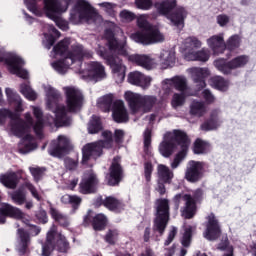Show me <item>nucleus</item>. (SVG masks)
<instances>
[{
  "mask_svg": "<svg viewBox=\"0 0 256 256\" xmlns=\"http://www.w3.org/2000/svg\"><path fill=\"white\" fill-rule=\"evenodd\" d=\"M102 137L104 139L98 142L88 143L82 149V165H87L89 160L97 159L101 157L103 149H111L113 147V134L109 130L102 132Z\"/></svg>",
  "mask_w": 256,
  "mask_h": 256,
  "instance_id": "6e6552de",
  "label": "nucleus"
},
{
  "mask_svg": "<svg viewBox=\"0 0 256 256\" xmlns=\"http://www.w3.org/2000/svg\"><path fill=\"white\" fill-rule=\"evenodd\" d=\"M99 185V177L93 170H86L82 176L80 182V193L87 195V193H93L95 188Z\"/></svg>",
  "mask_w": 256,
  "mask_h": 256,
  "instance_id": "dca6fc26",
  "label": "nucleus"
},
{
  "mask_svg": "<svg viewBox=\"0 0 256 256\" xmlns=\"http://www.w3.org/2000/svg\"><path fill=\"white\" fill-rule=\"evenodd\" d=\"M155 7L159 13L166 15L172 24L179 27V29H183V21L187 17L185 9L179 8L176 12L170 14L171 10L177 7V0H164L162 3L155 4Z\"/></svg>",
  "mask_w": 256,
  "mask_h": 256,
  "instance_id": "9d476101",
  "label": "nucleus"
},
{
  "mask_svg": "<svg viewBox=\"0 0 256 256\" xmlns=\"http://www.w3.org/2000/svg\"><path fill=\"white\" fill-rule=\"evenodd\" d=\"M99 109L105 113L111 111V105H113V94H107L100 97L97 101Z\"/></svg>",
  "mask_w": 256,
  "mask_h": 256,
  "instance_id": "a19ab883",
  "label": "nucleus"
},
{
  "mask_svg": "<svg viewBox=\"0 0 256 256\" xmlns=\"http://www.w3.org/2000/svg\"><path fill=\"white\" fill-rule=\"evenodd\" d=\"M129 59L132 61V63H136V65H139L144 69L151 70L157 67V62H155V59L151 58L149 55L133 54L129 56Z\"/></svg>",
  "mask_w": 256,
  "mask_h": 256,
  "instance_id": "393cba45",
  "label": "nucleus"
},
{
  "mask_svg": "<svg viewBox=\"0 0 256 256\" xmlns=\"http://www.w3.org/2000/svg\"><path fill=\"white\" fill-rule=\"evenodd\" d=\"M158 171V180L162 181V183H171V180L173 179V171L169 169V167L160 164L157 168Z\"/></svg>",
  "mask_w": 256,
  "mask_h": 256,
  "instance_id": "e433bc0d",
  "label": "nucleus"
},
{
  "mask_svg": "<svg viewBox=\"0 0 256 256\" xmlns=\"http://www.w3.org/2000/svg\"><path fill=\"white\" fill-rule=\"evenodd\" d=\"M125 138V131L121 129H116L114 131V141L115 143H123V139Z\"/></svg>",
  "mask_w": 256,
  "mask_h": 256,
  "instance_id": "69168bd1",
  "label": "nucleus"
},
{
  "mask_svg": "<svg viewBox=\"0 0 256 256\" xmlns=\"http://www.w3.org/2000/svg\"><path fill=\"white\" fill-rule=\"evenodd\" d=\"M70 21L74 25H79V23H101V17L89 2L77 0L76 6L70 13Z\"/></svg>",
  "mask_w": 256,
  "mask_h": 256,
  "instance_id": "0eeeda50",
  "label": "nucleus"
},
{
  "mask_svg": "<svg viewBox=\"0 0 256 256\" xmlns=\"http://www.w3.org/2000/svg\"><path fill=\"white\" fill-rule=\"evenodd\" d=\"M101 131V119L93 116L88 125V132L91 134L99 133Z\"/></svg>",
  "mask_w": 256,
  "mask_h": 256,
  "instance_id": "09e8293b",
  "label": "nucleus"
},
{
  "mask_svg": "<svg viewBox=\"0 0 256 256\" xmlns=\"http://www.w3.org/2000/svg\"><path fill=\"white\" fill-rule=\"evenodd\" d=\"M69 45L71 41L69 39H64L59 42L51 52V57L57 59V57H64L61 60L51 63V67L60 75H64L66 71H69L71 65H76V67H81V59L83 57H92L91 52L83 50V46L76 44L72 46V51L69 52Z\"/></svg>",
  "mask_w": 256,
  "mask_h": 256,
  "instance_id": "f03ea898",
  "label": "nucleus"
},
{
  "mask_svg": "<svg viewBox=\"0 0 256 256\" xmlns=\"http://www.w3.org/2000/svg\"><path fill=\"white\" fill-rule=\"evenodd\" d=\"M190 113L196 117H203L207 113V106L203 102L194 100L190 105Z\"/></svg>",
  "mask_w": 256,
  "mask_h": 256,
  "instance_id": "58836bf2",
  "label": "nucleus"
},
{
  "mask_svg": "<svg viewBox=\"0 0 256 256\" xmlns=\"http://www.w3.org/2000/svg\"><path fill=\"white\" fill-rule=\"evenodd\" d=\"M76 73H80L82 79L101 81L107 77L105 66L99 62H90L84 65L82 71L76 69Z\"/></svg>",
  "mask_w": 256,
  "mask_h": 256,
  "instance_id": "4468645a",
  "label": "nucleus"
},
{
  "mask_svg": "<svg viewBox=\"0 0 256 256\" xmlns=\"http://www.w3.org/2000/svg\"><path fill=\"white\" fill-rule=\"evenodd\" d=\"M98 201H101L106 209L110 211H120L123 209V203L117 200L115 197H107L105 200L98 198Z\"/></svg>",
  "mask_w": 256,
  "mask_h": 256,
  "instance_id": "c9c22d12",
  "label": "nucleus"
},
{
  "mask_svg": "<svg viewBox=\"0 0 256 256\" xmlns=\"http://www.w3.org/2000/svg\"><path fill=\"white\" fill-rule=\"evenodd\" d=\"M45 31H48L44 33V39L42 41L44 47L46 49H51V47H53L54 43H55V39H57V37H59V31H57V29H55V27L47 24L44 27Z\"/></svg>",
  "mask_w": 256,
  "mask_h": 256,
  "instance_id": "c85d7f7f",
  "label": "nucleus"
},
{
  "mask_svg": "<svg viewBox=\"0 0 256 256\" xmlns=\"http://www.w3.org/2000/svg\"><path fill=\"white\" fill-rule=\"evenodd\" d=\"M137 25L142 32H136L132 34L131 40L135 43H141L142 45H155L156 43H163L165 41V34L155 26H151L147 21V15H140L137 18Z\"/></svg>",
  "mask_w": 256,
  "mask_h": 256,
  "instance_id": "423d86ee",
  "label": "nucleus"
},
{
  "mask_svg": "<svg viewBox=\"0 0 256 256\" xmlns=\"http://www.w3.org/2000/svg\"><path fill=\"white\" fill-rule=\"evenodd\" d=\"M221 235V228L219 227V222L215 218V215L210 214L208 216V223L206 231L204 232L205 239L208 241H215Z\"/></svg>",
  "mask_w": 256,
  "mask_h": 256,
  "instance_id": "4be33fe9",
  "label": "nucleus"
},
{
  "mask_svg": "<svg viewBox=\"0 0 256 256\" xmlns=\"http://www.w3.org/2000/svg\"><path fill=\"white\" fill-rule=\"evenodd\" d=\"M94 231H103L107 227V216L104 214H97L92 222Z\"/></svg>",
  "mask_w": 256,
  "mask_h": 256,
  "instance_id": "37998d69",
  "label": "nucleus"
},
{
  "mask_svg": "<svg viewBox=\"0 0 256 256\" xmlns=\"http://www.w3.org/2000/svg\"><path fill=\"white\" fill-rule=\"evenodd\" d=\"M105 241L106 243H109V245H115V243L119 241V230L117 229L108 230L105 235Z\"/></svg>",
  "mask_w": 256,
  "mask_h": 256,
  "instance_id": "8fccbe9b",
  "label": "nucleus"
},
{
  "mask_svg": "<svg viewBox=\"0 0 256 256\" xmlns=\"http://www.w3.org/2000/svg\"><path fill=\"white\" fill-rule=\"evenodd\" d=\"M3 61H5L8 70L12 75H17V77H20L21 79H27L29 77V73H27L26 70H23L25 62L18 55L13 54L8 58L5 52L0 50V63H3Z\"/></svg>",
  "mask_w": 256,
  "mask_h": 256,
  "instance_id": "ddd939ff",
  "label": "nucleus"
},
{
  "mask_svg": "<svg viewBox=\"0 0 256 256\" xmlns=\"http://www.w3.org/2000/svg\"><path fill=\"white\" fill-rule=\"evenodd\" d=\"M207 143L203 142L201 139H197L194 143V153L196 155H201V153H205L207 151Z\"/></svg>",
  "mask_w": 256,
  "mask_h": 256,
  "instance_id": "864d4df0",
  "label": "nucleus"
},
{
  "mask_svg": "<svg viewBox=\"0 0 256 256\" xmlns=\"http://www.w3.org/2000/svg\"><path fill=\"white\" fill-rule=\"evenodd\" d=\"M28 10L36 17H43L57 21L59 15L67 13L71 0H24Z\"/></svg>",
  "mask_w": 256,
  "mask_h": 256,
  "instance_id": "39448f33",
  "label": "nucleus"
},
{
  "mask_svg": "<svg viewBox=\"0 0 256 256\" xmlns=\"http://www.w3.org/2000/svg\"><path fill=\"white\" fill-rule=\"evenodd\" d=\"M123 177V168H121V158L116 157L113 159L109 169V175L106 177L107 183L110 186L119 185Z\"/></svg>",
  "mask_w": 256,
  "mask_h": 256,
  "instance_id": "aec40b11",
  "label": "nucleus"
},
{
  "mask_svg": "<svg viewBox=\"0 0 256 256\" xmlns=\"http://www.w3.org/2000/svg\"><path fill=\"white\" fill-rule=\"evenodd\" d=\"M5 93H6V96H7V99L9 101L10 105H12V107H14L15 112L22 113L23 100H21V96H19V94H17V92H15L11 88H6Z\"/></svg>",
  "mask_w": 256,
  "mask_h": 256,
  "instance_id": "cd10ccee",
  "label": "nucleus"
},
{
  "mask_svg": "<svg viewBox=\"0 0 256 256\" xmlns=\"http://www.w3.org/2000/svg\"><path fill=\"white\" fill-rule=\"evenodd\" d=\"M171 105L173 109H178V107H183V105H185V92L175 93L172 97Z\"/></svg>",
  "mask_w": 256,
  "mask_h": 256,
  "instance_id": "de8ad7c7",
  "label": "nucleus"
},
{
  "mask_svg": "<svg viewBox=\"0 0 256 256\" xmlns=\"http://www.w3.org/2000/svg\"><path fill=\"white\" fill-rule=\"evenodd\" d=\"M175 63V51L163 50L159 55V64L162 69H167Z\"/></svg>",
  "mask_w": 256,
  "mask_h": 256,
  "instance_id": "2f4dec72",
  "label": "nucleus"
},
{
  "mask_svg": "<svg viewBox=\"0 0 256 256\" xmlns=\"http://www.w3.org/2000/svg\"><path fill=\"white\" fill-rule=\"evenodd\" d=\"M57 249L60 253L69 251V242L63 234L57 233V226H52L47 233L46 243L42 245V256H49Z\"/></svg>",
  "mask_w": 256,
  "mask_h": 256,
  "instance_id": "1a4fd4ad",
  "label": "nucleus"
},
{
  "mask_svg": "<svg viewBox=\"0 0 256 256\" xmlns=\"http://www.w3.org/2000/svg\"><path fill=\"white\" fill-rule=\"evenodd\" d=\"M201 177H203V164L197 161H190L185 172V179L190 183H197Z\"/></svg>",
  "mask_w": 256,
  "mask_h": 256,
  "instance_id": "412c9836",
  "label": "nucleus"
},
{
  "mask_svg": "<svg viewBox=\"0 0 256 256\" xmlns=\"http://www.w3.org/2000/svg\"><path fill=\"white\" fill-rule=\"evenodd\" d=\"M177 141L182 145V151L177 154L171 163L172 169H177L181 161L185 159V155H187V148L191 141L187 138V134L181 130H174L173 132H166L164 134V139L159 146V151L163 157H171L175 151V147H177Z\"/></svg>",
  "mask_w": 256,
  "mask_h": 256,
  "instance_id": "20e7f679",
  "label": "nucleus"
},
{
  "mask_svg": "<svg viewBox=\"0 0 256 256\" xmlns=\"http://www.w3.org/2000/svg\"><path fill=\"white\" fill-rule=\"evenodd\" d=\"M101 55L110 65L116 83H123V81H125V71H127V68L121 59H119V57L106 56L105 54Z\"/></svg>",
  "mask_w": 256,
  "mask_h": 256,
  "instance_id": "2eb2a0df",
  "label": "nucleus"
},
{
  "mask_svg": "<svg viewBox=\"0 0 256 256\" xmlns=\"http://www.w3.org/2000/svg\"><path fill=\"white\" fill-rule=\"evenodd\" d=\"M135 3L138 9H143L144 11L153 7V2H151V0H135Z\"/></svg>",
  "mask_w": 256,
  "mask_h": 256,
  "instance_id": "13d9d810",
  "label": "nucleus"
},
{
  "mask_svg": "<svg viewBox=\"0 0 256 256\" xmlns=\"http://www.w3.org/2000/svg\"><path fill=\"white\" fill-rule=\"evenodd\" d=\"M2 101L3 92L0 88V103ZM5 117H9L10 119H12L9 126L10 133H12V135H15L16 137H24L23 143L26 147V151H33V149L35 148V144L33 143V137H31V135H28L29 131H31V127H33V118L31 117V114L26 113L25 121H23L19 118V115L11 112L10 110H0V124L3 123Z\"/></svg>",
  "mask_w": 256,
  "mask_h": 256,
  "instance_id": "7ed1b4c3",
  "label": "nucleus"
},
{
  "mask_svg": "<svg viewBox=\"0 0 256 256\" xmlns=\"http://www.w3.org/2000/svg\"><path fill=\"white\" fill-rule=\"evenodd\" d=\"M152 81L153 79L150 76L143 74L142 79H140V82L138 83V87H141L142 89H149Z\"/></svg>",
  "mask_w": 256,
  "mask_h": 256,
  "instance_id": "052dcab7",
  "label": "nucleus"
},
{
  "mask_svg": "<svg viewBox=\"0 0 256 256\" xmlns=\"http://www.w3.org/2000/svg\"><path fill=\"white\" fill-rule=\"evenodd\" d=\"M112 117L116 123H127L129 121V114L125 108V103L117 100L113 104Z\"/></svg>",
  "mask_w": 256,
  "mask_h": 256,
  "instance_id": "5701e85b",
  "label": "nucleus"
},
{
  "mask_svg": "<svg viewBox=\"0 0 256 256\" xmlns=\"http://www.w3.org/2000/svg\"><path fill=\"white\" fill-rule=\"evenodd\" d=\"M69 149H71L69 138L60 135L56 141L52 142L49 154L52 155V157H61L62 155H65V153H68Z\"/></svg>",
  "mask_w": 256,
  "mask_h": 256,
  "instance_id": "6ab92c4d",
  "label": "nucleus"
},
{
  "mask_svg": "<svg viewBox=\"0 0 256 256\" xmlns=\"http://www.w3.org/2000/svg\"><path fill=\"white\" fill-rule=\"evenodd\" d=\"M26 187L30 191V193H31L32 197H34V199H37V201H41V195H39L37 188H35L33 184L27 182Z\"/></svg>",
  "mask_w": 256,
  "mask_h": 256,
  "instance_id": "0e129e2a",
  "label": "nucleus"
},
{
  "mask_svg": "<svg viewBox=\"0 0 256 256\" xmlns=\"http://www.w3.org/2000/svg\"><path fill=\"white\" fill-rule=\"evenodd\" d=\"M142 78H143V73L139 71L131 72L128 75V83H130L131 85H136L138 87Z\"/></svg>",
  "mask_w": 256,
  "mask_h": 256,
  "instance_id": "603ef678",
  "label": "nucleus"
},
{
  "mask_svg": "<svg viewBox=\"0 0 256 256\" xmlns=\"http://www.w3.org/2000/svg\"><path fill=\"white\" fill-rule=\"evenodd\" d=\"M248 61H249V58H247V56H239L233 59L228 64L225 62L224 59L215 60L214 65L218 71H221V73H224V75H227L231 73L232 69H238V67H243L244 65H247Z\"/></svg>",
  "mask_w": 256,
  "mask_h": 256,
  "instance_id": "f3484780",
  "label": "nucleus"
},
{
  "mask_svg": "<svg viewBox=\"0 0 256 256\" xmlns=\"http://www.w3.org/2000/svg\"><path fill=\"white\" fill-rule=\"evenodd\" d=\"M207 43L210 48L214 51L215 55H219L223 53L225 49H227V45H225V41L223 40V35L212 36L207 40Z\"/></svg>",
  "mask_w": 256,
  "mask_h": 256,
  "instance_id": "7c9ffc66",
  "label": "nucleus"
},
{
  "mask_svg": "<svg viewBox=\"0 0 256 256\" xmlns=\"http://www.w3.org/2000/svg\"><path fill=\"white\" fill-rule=\"evenodd\" d=\"M173 201L177 207H179L181 201H184L186 206L182 211V216L185 217V219H191V217L195 215L197 208L195 207V200L191 197V195L177 194Z\"/></svg>",
  "mask_w": 256,
  "mask_h": 256,
  "instance_id": "a211bd4d",
  "label": "nucleus"
},
{
  "mask_svg": "<svg viewBox=\"0 0 256 256\" xmlns=\"http://www.w3.org/2000/svg\"><path fill=\"white\" fill-rule=\"evenodd\" d=\"M10 197H11L12 201H14L16 203V205H23V203H25V201L27 199L25 194L21 191H16V192L10 194Z\"/></svg>",
  "mask_w": 256,
  "mask_h": 256,
  "instance_id": "5fc2aeb1",
  "label": "nucleus"
},
{
  "mask_svg": "<svg viewBox=\"0 0 256 256\" xmlns=\"http://www.w3.org/2000/svg\"><path fill=\"white\" fill-rule=\"evenodd\" d=\"M157 103V98L154 96H142L140 111H151V108Z\"/></svg>",
  "mask_w": 256,
  "mask_h": 256,
  "instance_id": "a18cd8bd",
  "label": "nucleus"
},
{
  "mask_svg": "<svg viewBox=\"0 0 256 256\" xmlns=\"http://www.w3.org/2000/svg\"><path fill=\"white\" fill-rule=\"evenodd\" d=\"M5 217H12L13 219H23V217H25V214H23V212L19 208L4 203L0 207V223H5Z\"/></svg>",
  "mask_w": 256,
  "mask_h": 256,
  "instance_id": "b1692460",
  "label": "nucleus"
},
{
  "mask_svg": "<svg viewBox=\"0 0 256 256\" xmlns=\"http://www.w3.org/2000/svg\"><path fill=\"white\" fill-rule=\"evenodd\" d=\"M218 114L219 112L217 111L212 112L210 121L201 125L202 131H213V129H217L221 125V121L217 118Z\"/></svg>",
  "mask_w": 256,
  "mask_h": 256,
  "instance_id": "ea45409f",
  "label": "nucleus"
},
{
  "mask_svg": "<svg viewBox=\"0 0 256 256\" xmlns=\"http://www.w3.org/2000/svg\"><path fill=\"white\" fill-rule=\"evenodd\" d=\"M120 18L122 21H124V23H129L135 19V14L129 10H123L120 12Z\"/></svg>",
  "mask_w": 256,
  "mask_h": 256,
  "instance_id": "bf43d9fd",
  "label": "nucleus"
},
{
  "mask_svg": "<svg viewBox=\"0 0 256 256\" xmlns=\"http://www.w3.org/2000/svg\"><path fill=\"white\" fill-rule=\"evenodd\" d=\"M153 174V164L147 162L144 164V176L146 181H151V175Z\"/></svg>",
  "mask_w": 256,
  "mask_h": 256,
  "instance_id": "e2e57ef3",
  "label": "nucleus"
},
{
  "mask_svg": "<svg viewBox=\"0 0 256 256\" xmlns=\"http://www.w3.org/2000/svg\"><path fill=\"white\" fill-rule=\"evenodd\" d=\"M193 232V227L188 226L185 229V233L182 237L181 244L183 247H189L191 245V233Z\"/></svg>",
  "mask_w": 256,
  "mask_h": 256,
  "instance_id": "6e6d98bb",
  "label": "nucleus"
},
{
  "mask_svg": "<svg viewBox=\"0 0 256 256\" xmlns=\"http://www.w3.org/2000/svg\"><path fill=\"white\" fill-rule=\"evenodd\" d=\"M239 45V36L235 35L229 38L227 42L228 49L232 50L235 49Z\"/></svg>",
  "mask_w": 256,
  "mask_h": 256,
  "instance_id": "338daca9",
  "label": "nucleus"
},
{
  "mask_svg": "<svg viewBox=\"0 0 256 256\" xmlns=\"http://www.w3.org/2000/svg\"><path fill=\"white\" fill-rule=\"evenodd\" d=\"M29 171L36 183H39L43 179V175H45V170L39 167H30Z\"/></svg>",
  "mask_w": 256,
  "mask_h": 256,
  "instance_id": "3c124183",
  "label": "nucleus"
},
{
  "mask_svg": "<svg viewBox=\"0 0 256 256\" xmlns=\"http://www.w3.org/2000/svg\"><path fill=\"white\" fill-rule=\"evenodd\" d=\"M29 234L27 232L18 229V239H17V250L22 255L25 254V251H27V247H29Z\"/></svg>",
  "mask_w": 256,
  "mask_h": 256,
  "instance_id": "72a5a7b5",
  "label": "nucleus"
},
{
  "mask_svg": "<svg viewBox=\"0 0 256 256\" xmlns=\"http://www.w3.org/2000/svg\"><path fill=\"white\" fill-rule=\"evenodd\" d=\"M62 203H71L72 205H79L81 203V198L78 196H71L66 194L61 198Z\"/></svg>",
  "mask_w": 256,
  "mask_h": 256,
  "instance_id": "4d7b16f0",
  "label": "nucleus"
},
{
  "mask_svg": "<svg viewBox=\"0 0 256 256\" xmlns=\"http://www.w3.org/2000/svg\"><path fill=\"white\" fill-rule=\"evenodd\" d=\"M32 109H33L34 116L36 117V123L34 124L33 129H34L36 135H38V137H42L43 136V127H44L43 118H42L43 112L41 111V108H39V107L33 106Z\"/></svg>",
  "mask_w": 256,
  "mask_h": 256,
  "instance_id": "473e14b6",
  "label": "nucleus"
},
{
  "mask_svg": "<svg viewBox=\"0 0 256 256\" xmlns=\"http://www.w3.org/2000/svg\"><path fill=\"white\" fill-rule=\"evenodd\" d=\"M188 73L191 75L192 79L195 81V83H198V87H205V78L209 77V69L207 68H189Z\"/></svg>",
  "mask_w": 256,
  "mask_h": 256,
  "instance_id": "bb28decb",
  "label": "nucleus"
},
{
  "mask_svg": "<svg viewBox=\"0 0 256 256\" xmlns=\"http://www.w3.org/2000/svg\"><path fill=\"white\" fill-rule=\"evenodd\" d=\"M44 91L46 93V107L53 111L55 118H48V124H55L56 127H63L69 125V113L79 111L83 107V94L75 87H64L63 91L66 95V105H59L61 101V94L49 84H44Z\"/></svg>",
  "mask_w": 256,
  "mask_h": 256,
  "instance_id": "f257e3e1",
  "label": "nucleus"
},
{
  "mask_svg": "<svg viewBox=\"0 0 256 256\" xmlns=\"http://www.w3.org/2000/svg\"><path fill=\"white\" fill-rule=\"evenodd\" d=\"M20 93H22V95L29 101H35V99H37V93L27 84H22L20 86Z\"/></svg>",
  "mask_w": 256,
  "mask_h": 256,
  "instance_id": "49530a36",
  "label": "nucleus"
},
{
  "mask_svg": "<svg viewBox=\"0 0 256 256\" xmlns=\"http://www.w3.org/2000/svg\"><path fill=\"white\" fill-rule=\"evenodd\" d=\"M177 235V227L172 226L168 232V236L164 242V245L168 247V245H171L173 243V239H175Z\"/></svg>",
  "mask_w": 256,
  "mask_h": 256,
  "instance_id": "680f3d73",
  "label": "nucleus"
},
{
  "mask_svg": "<svg viewBox=\"0 0 256 256\" xmlns=\"http://www.w3.org/2000/svg\"><path fill=\"white\" fill-rule=\"evenodd\" d=\"M50 215L57 221V223H59V225H61V227H69V218L59 212V210L55 208L50 209Z\"/></svg>",
  "mask_w": 256,
  "mask_h": 256,
  "instance_id": "79ce46f5",
  "label": "nucleus"
},
{
  "mask_svg": "<svg viewBox=\"0 0 256 256\" xmlns=\"http://www.w3.org/2000/svg\"><path fill=\"white\" fill-rule=\"evenodd\" d=\"M106 37L111 51L118 53V55H127V43L125 40L122 42L117 41L111 31H106Z\"/></svg>",
  "mask_w": 256,
  "mask_h": 256,
  "instance_id": "a878e982",
  "label": "nucleus"
},
{
  "mask_svg": "<svg viewBox=\"0 0 256 256\" xmlns=\"http://www.w3.org/2000/svg\"><path fill=\"white\" fill-rule=\"evenodd\" d=\"M144 147L145 149L151 147V131L149 129H146L144 132Z\"/></svg>",
  "mask_w": 256,
  "mask_h": 256,
  "instance_id": "774afa93",
  "label": "nucleus"
},
{
  "mask_svg": "<svg viewBox=\"0 0 256 256\" xmlns=\"http://www.w3.org/2000/svg\"><path fill=\"white\" fill-rule=\"evenodd\" d=\"M124 99L127 101V103L129 104L132 111H134V113L141 109L143 96L137 93H133L131 91H127L124 94Z\"/></svg>",
  "mask_w": 256,
  "mask_h": 256,
  "instance_id": "c756f323",
  "label": "nucleus"
},
{
  "mask_svg": "<svg viewBox=\"0 0 256 256\" xmlns=\"http://www.w3.org/2000/svg\"><path fill=\"white\" fill-rule=\"evenodd\" d=\"M201 47V41L195 37H189L184 41V59L186 61H209V52L207 50L197 51Z\"/></svg>",
  "mask_w": 256,
  "mask_h": 256,
  "instance_id": "9b49d317",
  "label": "nucleus"
},
{
  "mask_svg": "<svg viewBox=\"0 0 256 256\" xmlns=\"http://www.w3.org/2000/svg\"><path fill=\"white\" fill-rule=\"evenodd\" d=\"M168 85H173L177 91H181V93H185L187 90V79L183 76H176L170 80H167Z\"/></svg>",
  "mask_w": 256,
  "mask_h": 256,
  "instance_id": "4c0bfd02",
  "label": "nucleus"
},
{
  "mask_svg": "<svg viewBox=\"0 0 256 256\" xmlns=\"http://www.w3.org/2000/svg\"><path fill=\"white\" fill-rule=\"evenodd\" d=\"M169 223V200H156V218L154 219L153 231L163 235Z\"/></svg>",
  "mask_w": 256,
  "mask_h": 256,
  "instance_id": "f8f14e48",
  "label": "nucleus"
},
{
  "mask_svg": "<svg viewBox=\"0 0 256 256\" xmlns=\"http://www.w3.org/2000/svg\"><path fill=\"white\" fill-rule=\"evenodd\" d=\"M210 85H212L214 89H218V91H227V88L229 87L227 81H224L221 76L212 77Z\"/></svg>",
  "mask_w": 256,
  "mask_h": 256,
  "instance_id": "c03bdc74",
  "label": "nucleus"
},
{
  "mask_svg": "<svg viewBox=\"0 0 256 256\" xmlns=\"http://www.w3.org/2000/svg\"><path fill=\"white\" fill-rule=\"evenodd\" d=\"M0 183L8 189H15V187H17V174L15 172H10L0 175Z\"/></svg>",
  "mask_w": 256,
  "mask_h": 256,
  "instance_id": "f704fd0d",
  "label": "nucleus"
}]
</instances>
